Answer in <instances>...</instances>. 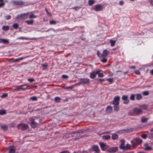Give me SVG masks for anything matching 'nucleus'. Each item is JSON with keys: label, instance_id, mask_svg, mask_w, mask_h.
<instances>
[{"label": "nucleus", "instance_id": "1", "mask_svg": "<svg viewBox=\"0 0 153 153\" xmlns=\"http://www.w3.org/2000/svg\"><path fill=\"white\" fill-rule=\"evenodd\" d=\"M142 112V111L141 109L134 108L130 111L129 114L132 116L139 115Z\"/></svg>", "mask_w": 153, "mask_h": 153}, {"label": "nucleus", "instance_id": "2", "mask_svg": "<svg viewBox=\"0 0 153 153\" xmlns=\"http://www.w3.org/2000/svg\"><path fill=\"white\" fill-rule=\"evenodd\" d=\"M142 142V140L138 138H135L131 141V143H132V146L134 148L136 147L138 145L141 143Z\"/></svg>", "mask_w": 153, "mask_h": 153}, {"label": "nucleus", "instance_id": "3", "mask_svg": "<svg viewBox=\"0 0 153 153\" xmlns=\"http://www.w3.org/2000/svg\"><path fill=\"white\" fill-rule=\"evenodd\" d=\"M67 136H71V138H74V140H76L81 137L80 134L79 133H73L72 134L67 135Z\"/></svg>", "mask_w": 153, "mask_h": 153}, {"label": "nucleus", "instance_id": "4", "mask_svg": "<svg viewBox=\"0 0 153 153\" xmlns=\"http://www.w3.org/2000/svg\"><path fill=\"white\" fill-rule=\"evenodd\" d=\"M79 80V84L82 85L85 84H88L90 83V80L88 78H80Z\"/></svg>", "mask_w": 153, "mask_h": 153}, {"label": "nucleus", "instance_id": "5", "mask_svg": "<svg viewBox=\"0 0 153 153\" xmlns=\"http://www.w3.org/2000/svg\"><path fill=\"white\" fill-rule=\"evenodd\" d=\"M29 86L27 85V84H25L22 85H21L17 86L16 87L18 89V91H19L20 90L25 91L28 89V88L29 87Z\"/></svg>", "mask_w": 153, "mask_h": 153}, {"label": "nucleus", "instance_id": "6", "mask_svg": "<svg viewBox=\"0 0 153 153\" xmlns=\"http://www.w3.org/2000/svg\"><path fill=\"white\" fill-rule=\"evenodd\" d=\"M29 13V12H27L26 13H22L20 15H18L17 17V18L21 19H26L27 18V16Z\"/></svg>", "mask_w": 153, "mask_h": 153}, {"label": "nucleus", "instance_id": "7", "mask_svg": "<svg viewBox=\"0 0 153 153\" xmlns=\"http://www.w3.org/2000/svg\"><path fill=\"white\" fill-rule=\"evenodd\" d=\"M17 128L19 129H21V130L22 131L26 130L27 128L28 129H31V128L28 125H17Z\"/></svg>", "mask_w": 153, "mask_h": 153}, {"label": "nucleus", "instance_id": "8", "mask_svg": "<svg viewBox=\"0 0 153 153\" xmlns=\"http://www.w3.org/2000/svg\"><path fill=\"white\" fill-rule=\"evenodd\" d=\"M12 2L14 4L16 5L25 6V3L21 0H14L12 1Z\"/></svg>", "mask_w": 153, "mask_h": 153}, {"label": "nucleus", "instance_id": "9", "mask_svg": "<svg viewBox=\"0 0 153 153\" xmlns=\"http://www.w3.org/2000/svg\"><path fill=\"white\" fill-rule=\"evenodd\" d=\"M120 97L119 96H116L114 97V99L112 101V104L113 105H119V102L120 100Z\"/></svg>", "mask_w": 153, "mask_h": 153}, {"label": "nucleus", "instance_id": "10", "mask_svg": "<svg viewBox=\"0 0 153 153\" xmlns=\"http://www.w3.org/2000/svg\"><path fill=\"white\" fill-rule=\"evenodd\" d=\"M122 99L124 100L123 103L125 104H128L129 102V100L128 99V96L126 95H123L122 97Z\"/></svg>", "mask_w": 153, "mask_h": 153}, {"label": "nucleus", "instance_id": "11", "mask_svg": "<svg viewBox=\"0 0 153 153\" xmlns=\"http://www.w3.org/2000/svg\"><path fill=\"white\" fill-rule=\"evenodd\" d=\"M102 6L101 4H97L95 6L94 9L95 11H99L102 10Z\"/></svg>", "mask_w": 153, "mask_h": 153}, {"label": "nucleus", "instance_id": "12", "mask_svg": "<svg viewBox=\"0 0 153 153\" xmlns=\"http://www.w3.org/2000/svg\"><path fill=\"white\" fill-rule=\"evenodd\" d=\"M118 149L117 147H114L109 148L107 149V151L110 152H114L117 151Z\"/></svg>", "mask_w": 153, "mask_h": 153}, {"label": "nucleus", "instance_id": "13", "mask_svg": "<svg viewBox=\"0 0 153 153\" xmlns=\"http://www.w3.org/2000/svg\"><path fill=\"white\" fill-rule=\"evenodd\" d=\"M99 71H94L90 75V78L93 79L96 76V74H97L99 72Z\"/></svg>", "mask_w": 153, "mask_h": 153}, {"label": "nucleus", "instance_id": "14", "mask_svg": "<svg viewBox=\"0 0 153 153\" xmlns=\"http://www.w3.org/2000/svg\"><path fill=\"white\" fill-rule=\"evenodd\" d=\"M112 107L110 105L108 106L106 108L105 111L107 113H110L112 111Z\"/></svg>", "mask_w": 153, "mask_h": 153}, {"label": "nucleus", "instance_id": "15", "mask_svg": "<svg viewBox=\"0 0 153 153\" xmlns=\"http://www.w3.org/2000/svg\"><path fill=\"white\" fill-rule=\"evenodd\" d=\"M145 146L144 149L146 150H151L152 149V147L149 146L148 143H145L144 144Z\"/></svg>", "mask_w": 153, "mask_h": 153}, {"label": "nucleus", "instance_id": "16", "mask_svg": "<svg viewBox=\"0 0 153 153\" xmlns=\"http://www.w3.org/2000/svg\"><path fill=\"white\" fill-rule=\"evenodd\" d=\"M109 51L108 50L105 49L102 52V54L101 55V56H106L109 53Z\"/></svg>", "mask_w": 153, "mask_h": 153}, {"label": "nucleus", "instance_id": "17", "mask_svg": "<svg viewBox=\"0 0 153 153\" xmlns=\"http://www.w3.org/2000/svg\"><path fill=\"white\" fill-rule=\"evenodd\" d=\"M92 148L93 150L94 151L96 152H99L100 151L98 146H93L92 147Z\"/></svg>", "mask_w": 153, "mask_h": 153}, {"label": "nucleus", "instance_id": "18", "mask_svg": "<svg viewBox=\"0 0 153 153\" xmlns=\"http://www.w3.org/2000/svg\"><path fill=\"white\" fill-rule=\"evenodd\" d=\"M19 39H22V40L25 39V40H33L37 39V38H28V37L25 38V37H19Z\"/></svg>", "mask_w": 153, "mask_h": 153}, {"label": "nucleus", "instance_id": "19", "mask_svg": "<svg viewBox=\"0 0 153 153\" xmlns=\"http://www.w3.org/2000/svg\"><path fill=\"white\" fill-rule=\"evenodd\" d=\"M125 141L124 140H121V144L120 146V149L124 150V148H125Z\"/></svg>", "mask_w": 153, "mask_h": 153}, {"label": "nucleus", "instance_id": "20", "mask_svg": "<svg viewBox=\"0 0 153 153\" xmlns=\"http://www.w3.org/2000/svg\"><path fill=\"white\" fill-rule=\"evenodd\" d=\"M9 41L8 40L3 39H0V43H2L4 44H8Z\"/></svg>", "mask_w": 153, "mask_h": 153}, {"label": "nucleus", "instance_id": "21", "mask_svg": "<svg viewBox=\"0 0 153 153\" xmlns=\"http://www.w3.org/2000/svg\"><path fill=\"white\" fill-rule=\"evenodd\" d=\"M124 150H129L131 149V147L130 145L127 144L125 146V148H124Z\"/></svg>", "mask_w": 153, "mask_h": 153}, {"label": "nucleus", "instance_id": "22", "mask_svg": "<svg viewBox=\"0 0 153 153\" xmlns=\"http://www.w3.org/2000/svg\"><path fill=\"white\" fill-rule=\"evenodd\" d=\"M0 127L4 131L7 130L8 128V127L6 125H0Z\"/></svg>", "mask_w": 153, "mask_h": 153}, {"label": "nucleus", "instance_id": "23", "mask_svg": "<svg viewBox=\"0 0 153 153\" xmlns=\"http://www.w3.org/2000/svg\"><path fill=\"white\" fill-rule=\"evenodd\" d=\"M136 99L137 100H139L141 99L142 97L141 94H136Z\"/></svg>", "mask_w": 153, "mask_h": 153}, {"label": "nucleus", "instance_id": "24", "mask_svg": "<svg viewBox=\"0 0 153 153\" xmlns=\"http://www.w3.org/2000/svg\"><path fill=\"white\" fill-rule=\"evenodd\" d=\"M96 71H99V73L97 74L98 75V76L99 77H102L104 76V74L102 73H100V72L101 71V70H98Z\"/></svg>", "mask_w": 153, "mask_h": 153}, {"label": "nucleus", "instance_id": "25", "mask_svg": "<svg viewBox=\"0 0 153 153\" xmlns=\"http://www.w3.org/2000/svg\"><path fill=\"white\" fill-rule=\"evenodd\" d=\"M114 105L113 107L114 110L115 111L117 112L119 110V107L118 106V105Z\"/></svg>", "mask_w": 153, "mask_h": 153}, {"label": "nucleus", "instance_id": "26", "mask_svg": "<svg viewBox=\"0 0 153 153\" xmlns=\"http://www.w3.org/2000/svg\"><path fill=\"white\" fill-rule=\"evenodd\" d=\"M99 144L100 145V146L101 148L102 149V150H104V148L105 147H106L107 146L106 145H105V144L103 143H99Z\"/></svg>", "mask_w": 153, "mask_h": 153}, {"label": "nucleus", "instance_id": "27", "mask_svg": "<svg viewBox=\"0 0 153 153\" xmlns=\"http://www.w3.org/2000/svg\"><path fill=\"white\" fill-rule=\"evenodd\" d=\"M35 119L33 117H31L30 118V124H37L34 121Z\"/></svg>", "mask_w": 153, "mask_h": 153}, {"label": "nucleus", "instance_id": "28", "mask_svg": "<svg viewBox=\"0 0 153 153\" xmlns=\"http://www.w3.org/2000/svg\"><path fill=\"white\" fill-rule=\"evenodd\" d=\"M95 1L94 0H89L88 2V4L89 6H91L95 3Z\"/></svg>", "mask_w": 153, "mask_h": 153}, {"label": "nucleus", "instance_id": "29", "mask_svg": "<svg viewBox=\"0 0 153 153\" xmlns=\"http://www.w3.org/2000/svg\"><path fill=\"white\" fill-rule=\"evenodd\" d=\"M15 149L14 147H11L10 148L9 153H14L15 152Z\"/></svg>", "mask_w": 153, "mask_h": 153}, {"label": "nucleus", "instance_id": "30", "mask_svg": "<svg viewBox=\"0 0 153 153\" xmlns=\"http://www.w3.org/2000/svg\"><path fill=\"white\" fill-rule=\"evenodd\" d=\"M118 135L116 134H113L112 136V139L113 140H116L118 139Z\"/></svg>", "mask_w": 153, "mask_h": 153}, {"label": "nucleus", "instance_id": "31", "mask_svg": "<svg viewBox=\"0 0 153 153\" xmlns=\"http://www.w3.org/2000/svg\"><path fill=\"white\" fill-rule=\"evenodd\" d=\"M9 28V27L8 26H3L2 28V29L5 31L8 30Z\"/></svg>", "mask_w": 153, "mask_h": 153}, {"label": "nucleus", "instance_id": "32", "mask_svg": "<svg viewBox=\"0 0 153 153\" xmlns=\"http://www.w3.org/2000/svg\"><path fill=\"white\" fill-rule=\"evenodd\" d=\"M110 137H111L110 135H105L103 136L102 137V139L105 140H109Z\"/></svg>", "mask_w": 153, "mask_h": 153}, {"label": "nucleus", "instance_id": "33", "mask_svg": "<svg viewBox=\"0 0 153 153\" xmlns=\"http://www.w3.org/2000/svg\"><path fill=\"white\" fill-rule=\"evenodd\" d=\"M25 22L28 25H32L33 24V20H27Z\"/></svg>", "mask_w": 153, "mask_h": 153}, {"label": "nucleus", "instance_id": "34", "mask_svg": "<svg viewBox=\"0 0 153 153\" xmlns=\"http://www.w3.org/2000/svg\"><path fill=\"white\" fill-rule=\"evenodd\" d=\"M116 41L115 40H113L111 39L110 40V43H111V47L114 46L116 43Z\"/></svg>", "mask_w": 153, "mask_h": 153}, {"label": "nucleus", "instance_id": "35", "mask_svg": "<svg viewBox=\"0 0 153 153\" xmlns=\"http://www.w3.org/2000/svg\"><path fill=\"white\" fill-rule=\"evenodd\" d=\"M6 112L5 110H0V115H3L6 114Z\"/></svg>", "mask_w": 153, "mask_h": 153}, {"label": "nucleus", "instance_id": "36", "mask_svg": "<svg viewBox=\"0 0 153 153\" xmlns=\"http://www.w3.org/2000/svg\"><path fill=\"white\" fill-rule=\"evenodd\" d=\"M37 98L36 96H33L30 98V100L33 101H37Z\"/></svg>", "mask_w": 153, "mask_h": 153}, {"label": "nucleus", "instance_id": "37", "mask_svg": "<svg viewBox=\"0 0 153 153\" xmlns=\"http://www.w3.org/2000/svg\"><path fill=\"white\" fill-rule=\"evenodd\" d=\"M4 5V0H0V8L3 7Z\"/></svg>", "mask_w": 153, "mask_h": 153}, {"label": "nucleus", "instance_id": "38", "mask_svg": "<svg viewBox=\"0 0 153 153\" xmlns=\"http://www.w3.org/2000/svg\"><path fill=\"white\" fill-rule=\"evenodd\" d=\"M148 120V119L145 117H143L141 118V121L142 123H144L146 122Z\"/></svg>", "mask_w": 153, "mask_h": 153}, {"label": "nucleus", "instance_id": "39", "mask_svg": "<svg viewBox=\"0 0 153 153\" xmlns=\"http://www.w3.org/2000/svg\"><path fill=\"white\" fill-rule=\"evenodd\" d=\"M23 59L22 57L17 58L14 59L13 62H19L20 60H22Z\"/></svg>", "mask_w": 153, "mask_h": 153}, {"label": "nucleus", "instance_id": "40", "mask_svg": "<svg viewBox=\"0 0 153 153\" xmlns=\"http://www.w3.org/2000/svg\"><path fill=\"white\" fill-rule=\"evenodd\" d=\"M135 95L134 94H131L130 97V100H135Z\"/></svg>", "mask_w": 153, "mask_h": 153}, {"label": "nucleus", "instance_id": "41", "mask_svg": "<svg viewBox=\"0 0 153 153\" xmlns=\"http://www.w3.org/2000/svg\"><path fill=\"white\" fill-rule=\"evenodd\" d=\"M61 99L58 97H56L55 98V100L57 102H59L60 101Z\"/></svg>", "mask_w": 153, "mask_h": 153}, {"label": "nucleus", "instance_id": "42", "mask_svg": "<svg viewBox=\"0 0 153 153\" xmlns=\"http://www.w3.org/2000/svg\"><path fill=\"white\" fill-rule=\"evenodd\" d=\"M142 94L143 96H147L149 94L148 91H145L142 92Z\"/></svg>", "mask_w": 153, "mask_h": 153}, {"label": "nucleus", "instance_id": "43", "mask_svg": "<svg viewBox=\"0 0 153 153\" xmlns=\"http://www.w3.org/2000/svg\"><path fill=\"white\" fill-rule=\"evenodd\" d=\"M13 27L15 29H17L19 27V25L17 23H14L13 25Z\"/></svg>", "mask_w": 153, "mask_h": 153}, {"label": "nucleus", "instance_id": "44", "mask_svg": "<svg viewBox=\"0 0 153 153\" xmlns=\"http://www.w3.org/2000/svg\"><path fill=\"white\" fill-rule=\"evenodd\" d=\"M42 66L43 68V69H44V70H45V69H46L48 67V65H47V64H42Z\"/></svg>", "mask_w": 153, "mask_h": 153}, {"label": "nucleus", "instance_id": "45", "mask_svg": "<svg viewBox=\"0 0 153 153\" xmlns=\"http://www.w3.org/2000/svg\"><path fill=\"white\" fill-rule=\"evenodd\" d=\"M106 80L110 82V84L112 83L113 82V78H108Z\"/></svg>", "mask_w": 153, "mask_h": 153}, {"label": "nucleus", "instance_id": "46", "mask_svg": "<svg viewBox=\"0 0 153 153\" xmlns=\"http://www.w3.org/2000/svg\"><path fill=\"white\" fill-rule=\"evenodd\" d=\"M45 11L46 12L47 15L49 16H51V13L50 12H49L48 11V10L46 8H45Z\"/></svg>", "mask_w": 153, "mask_h": 153}, {"label": "nucleus", "instance_id": "47", "mask_svg": "<svg viewBox=\"0 0 153 153\" xmlns=\"http://www.w3.org/2000/svg\"><path fill=\"white\" fill-rule=\"evenodd\" d=\"M29 127H30L31 128V129H29V130H31L33 128H34L35 127H36V125H29Z\"/></svg>", "mask_w": 153, "mask_h": 153}, {"label": "nucleus", "instance_id": "48", "mask_svg": "<svg viewBox=\"0 0 153 153\" xmlns=\"http://www.w3.org/2000/svg\"><path fill=\"white\" fill-rule=\"evenodd\" d=\"M49 23L50 24H55L56 23V22L55 21L52 20L50 21L49 22Z\"/></svg>", "mask_w": 153, "mask_h": 153}, {"label": "nucleus", "instance_id": "49", "mask_svg": "<svg viewBox=\"0 0 153 153\" xmlns=\"http://www.w3.org/2000/svg\"><path fill=\"white\" fill-rule=\"evenodd\" d=\"M36 17H37V16L34 15L32 14L30 15V16H29V18H36Z\"/></svg>", "mask_w": 153, "mask_h": 153}, {"label": "nucleus", "instance_id": "50", "mask_svg": "<svg viewBox=\"0 0 153 153\" xmlns=\"http://www.w3.org/2000/svg\"><path fill=\"white\" fill-rule=\"evenodd\" d=\"M107 59L106 58H103L101 60V62L103 63H105L107 62Z\"/></svg>", "mask_w": 153, "mask_h": 153}, {"label": "nucleus", "instance_id": "51", "mask_svg": "<svg viewBox=\"0 0 153 153\" xmlns=\"http://www.w3.org/2000/svg\"><path fill=\"white\" fill-rule=\"evenodd\" d=\"M141 136L143 138L145 139L147 137V135L146 134H142Z\"/></svg>", "mask_w": 153, "mask_h": 153}, {"label": "nucleus", "instance_id": "52", "mask_svg": "<svg viewBox=\"0 0 153 153\" xmlns=\"http://www.w3.org/2000/svg\"><path fill=\"white\" fill-rule=\"evenodd\" d=\"M62 77L63 79H67L68 78V76L65 75H63Z\"/></svg>", "mask_w": 153, "mask_h": 153}, {"label": "nucleus", "instance_id": "53", "mask_svg": "<svg viewBox=\"0 0 153 153\" xmlns=\"http://www.w3.org/2000/svg\"><path fill=\"white\" fill-rule=\"evenodd\" d=\"M5 18L7 20H9L11 18V16L10 15H8L5 16Z\"/></svg>", "mask_w": 153, "mask_h": 153}, {"label": "nucleus", "instance_id": "54", "mask_svg": "<svg viewBox=\"0 0 153 153\" xmlns=\"http://www.w3.org/2000/svg\"><path fill=\"white\" fill-rule=\"evenodd\" d=\"M134 73L135 74L137 75H139L140 74V72L139 70H137L135 71L134 72Z\"/></svg>", "mask_w": 153, "mask_h": 153}, {"label": "nucleus", "instance_id": "55", "mask_svg": "<svg viewBox=\"0 0 153 153\" xmlns=\"http://www.w3.org/2000/svg\"><path fill=\"white\" fill-rule=\"evenodd\" d=\"M7 94L6 93H4L2 94L1 97H7Z\"/></svg>", "mask_w": 153, "mask_h": 153}, {"label": "nucleus", "instance_id": "56", "mask_svg": "<svg viewBox=\"0 0 153 153\" xmlns=\"http://www.w3.org/2000/svg\"><path fill=\"white\" fill-rule=\"evenodd\" d=\"M98 80L100 82H102L104 81L105 80V79H98Z\"/></svg>", "mask_w": 153, "mask_h": 153}, {"label": "nucleus", "instance_id": "57", "mask_svg": "<svg viewBox=\"0 0 153 153\" xmlns=\"http://www.w3.org/2000/svg\"><path fill=\"white\" fill-rule=\"evenodd\" d=\"M27 80L30 82H32L34 81V79L33 78H29Z\"/></svg>", "mask_w": 153, "mask_h": 153}, {"label": "nucleus", "instance_id": "58", "mask_svg": "<svg viewBox=\"0 0 153 153\" xmlns=\"http://www.w3.org/2000/svg\"><path fill=\"white\" fill-rule=\"evenodd\" d=\"M149 138L150 139L153 138V133L149 135Z\"/></svg>", "mask_w": 153, "mask_h": 153}, {"label": "nucleus", "instance_id": "59", "mask_svg": "<svg viewBox=\"0 0 153 153\" xmlns=\"http://www.w3.org/2000/svg\"><path fill=\"white\" fill-rule=\"evenodd\" d=\"M79 8L78 7H74L73 8V9L75 10H76L77 11L78 10V9Z\"/></svg>", "mask_w": 153, "mask_h": 153}, {"label": "nucleus", "instance_id": "60", "mask_svg": "<svg viewBox=\"0 0 153 153\" xmlns=\"http://www.w3.org/2000/svg\"><path fill=\"white\" fill-rule=\"evenodd\" d=\"M119 4L121 5H122L124 4V2L122 1H120L119 2Z\"/></svg>", "mask_w": 153, "mask_h": 153}, {"label": "nucleus", "instance_id": "61", "mask_svg": "<svg viewBox=\"0 0 153 153\" xmlns=\"http://www.w3.org/2000/svg\"><path fill=\"white\" fill-rule=\"evenodd\" d=\"M130 68L131 69H134L135 68V65H132L130 67Z\"/></svg>", "mask_w": 153, "mask_h": 153}, {"label": "nucleus", "instance_id": "62", "mask_svg": "<svg viewBox=\"0 0 153 153\" xmlns=\"http://www.w3.org/2000/svg\"><path fill=\"white\" fill-rule=\"evenodd\" d=\"M141 107H142L143 108H144L145 109H146L147 108L146 105H142V106H141Z\"/></svg>", "mask_w": 153, "mask_h": 153}, {"label": "nucleus", "instance_id": "63", "mask_svg": "<svg viewBox=\"0 0 153 153\" xmlns=\"http://www.w3.org/2000/svg\"><path fill=\"white\" fill-rule=\"evenodd\" d=\"M150 73L151 75H153V69L150 71Z\"/></svg>", "mask_w": 153, "mask_h": 153}, {"label": "nucleus", "instance_id": "64", "mask_svg": "<svg viewBox=\"0 0 153 153\" xmlns=\"http://www.w3.org/2000/svg\"><path fill=\"white\" fill-rule=\"evenodd\" d=\"M150 3L151 5H153V0H151Z\"/></svg>", "mask_w": 153, "mask_h": 153}]
</instances>
